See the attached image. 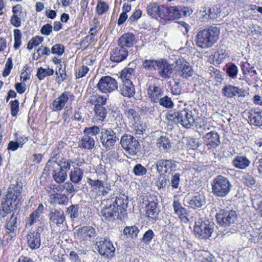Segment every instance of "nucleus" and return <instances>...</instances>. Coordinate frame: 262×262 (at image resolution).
I'll use <instances>...</instances> for the list:
<instances>
[{
	"instance_id": "obj_1",
	"label": "nucleus",
	"mask_w": 262,
	"mask_h": 262,
	"mask_svg": "<svg viewBox=\"0 0 262 262\" xmlns=\"http://www.w3.org/2000/svg\"><path fill=\"white\" fill-rule=\"evenodd\" d=\"M128 201L127 196L112 197L104 200L103 205L100 212L103 220L113 221L116 219L122 220L126 215Z\"/></svg>"
},
{
	"instance_id": "obj_2",
	"label": "nucleus",
	"mask_w": 262,
	"mask_h": 262,
	"mask_svg": "<svg viewBox=\"0 0 262 262\" xmlns=\"http://www.w3.org/2000/svg\"><path fill=\"white\" fill-rule=\"evenodd\" d=\"M22 190L21 183L16 182L10 185L5 198L1 203L0 220L4 219L14 210L17 209Z\"/></svg>"
},
{
	"instance_id": "obj_3",
	"label": "nucleus",
	"mask_w": 262,
	"mask_h": 262,
	"mask_svg": "<svg viewBox=\"0 0 262 262\" xmlns=\"http://www.w3.org/2000/svg\"><path fill=\"white\" fill-rule=\"evenodd\" d=\"M146 12L152 18L156 19L160 18L164 21L174 19L180 15L176 7L160 6L156 3H150L147 6Z\"/></svg>"
},
{
	"instance_id": "obj_4",
	"label": "nucleus",
	"mask_w": 262,
	"mask_h": 262,
	"mask_svg": "<svg viewBox=\"0 0 262 262\" xmlns=\"http://www.w3.org/2000/svg\"><path fill=\"white\" fill-rule=\"evenodd\" d=\"M220 34L219 27L211 26L207 28L199 31L195 38L196 46L202 49L212 47L218 40Z\"/></svg>"
},
{
	"instance_id": "obj_5",
	"label": "nucleus",
	"mask_w": 262,
	"mask_h": 262,
	"mask_svg": "<svg viewBox=\"0 0 262 262\" xmlns=\"http://www.w3.org/2000/svg\"><path fill=\"white\" fill-rule=\"evenodd\" d=\"M166 118L169 124L180 123L186 128H191L195 122L193 112L188 109L170 111L166 115Z\"/></svg>"
},
{
	"instance_id": "obj_6",
	"label": "nucleus",
	"mask_w": 262,
	"mask_h": 262,
	"mask_svg": "<svg viewBox=\"0 0 262 262\" xmlns=\"http://www.w3.org/2000/svg\"><path fill=\"white\" fill-rule=\"evenodd\" d=\"M211 187L212 192L215 196L224 198L229 193L232 185L228 178L219 175L213 180Z\"/></svg>"
},
{
	"instance_id": "obj_7",
	"label": "nucleus",
	"mask_w": 262,
	"mask_h": 262,
	"mask_svg": "<svg viewBox=\"0 0 262 262\" xmlns=\"http://www.w3.org/2000/svg\"><path fill=\"white\" fill-rule=\"evenodd\" d=\"M214 224L209 220L199 219L195 222L194 232L195 236L200 239H208L213 231Z\"/></svg>"
},
{
	"instance_id": "obj_8",
	"label": "nucleus",
	"mask_w": 262,
	"mask_h": 262,
	"mask_svg": "<svg viewBox=\"0 0 262 262\" xmlns=\"http://www.w3.org/2000/svg\"><path fill=\"white\" fill-rule=\"evenodd\" d=\"M95 249L104 258H111L115 256L116 249L110 239L101 238L100 241L96 242Z\"/></svg>"
},
{
	"instance_id": "obj_9",
	"label": "nucleus",
	"mask_w": 262,
	"mask_h": 262,
	"mask_svg": "<svg viewBox=\"0 0 262 262\" xmlns=\"http://www.w3.org/2000/svg\"><path fill=\"white\" fill-rule=\"evenodd\" d=\"M96 236L95 229L90 226L78 228L74 231V237L80 244H85L87 242L94 239Z\"/></svg>"
},
{
	"instance_id": "obj_10",
	"label": "nucleus",
	"mask_w": 262,
	"mask_h": 262,
	"mask_svg": "<svg viewBox=\"0 0 262 262\" xmlns=\"http://www.w3.org/2000/svg\"><path fill=\"white\" fill-rule=\"evenodd\" d=\"M96 88L101 93L108 94L117 90L118 85L115 78L110 76H104L99 79Z\"/></svg>"
},
{
	"instance_id": "obj_11",
	"label": "nucleus",
	"mask_w": 262,
	"mask_h": 262,
	"mask_svg": "<svg viewBox=\"0 0 262 262\" xmlns=\"http://www.w3.org/2000/svg\"><path fill=\"white\" fill-rule=\"evenodd\" d=\"M104 177H106L105 175ZM104 180H105V178H104ZM88 183L92 187L93 192L96 193V195L104 196L111 190V185L105 180L88 178Z\"/></svg>"
},
{
	"instance_id": "obj_12",
	"label": "nucleus",
	"mask_w": 262,
	"mask_h": 262,
	"mask_svg": "<svg viewBox=\"0 0 262 262\" xmlns=\"http://www.w3.org/2000/svg\"><path fill=\"white\" fill-rule=\"evenodd\" d=\"M120 144L126 152L131 155H136L139 150V142L132 135H123L121 138Z\"/></svg>"
},
{
	"instance_id": "obj_13",
	"label": "nucleus",
	"mask_w": 262,
	"mask_h": 262,
	"mask_svg": "<svg viewBox=\"0 0 262 262\" xmlns=\"http://www.w3.org/2000/svg\"><path fill=\"white\" fill-rule=\"evenodd\" d=\"M100 134V142L102 146L107 150L112 149L119 140L116 133L110 128H102Z\"/></svg>"
},
{
	"instance_id": "obj_14",
	"label": "nucleus",
	"mask_w": 262,
	"mask_h": 262,
	"mask_svg": "<svg viewBox=\"0 0 262 262\" xmlns=\"http://www.w3.org/2000/svg\"><path fill=\"white\" fill-rule=\"evenodd\" d=\"M216 220L223 226H229L234 224L237 220V214L235 211L231 210H221L216 214Z\"/></svg>"
},
{
	"instance_id": "obj_15",
	"label": "nucleus",
	"mask_w": 262,
	"mask_h": 262,
	"mask_svg": "<svg viewBox=\"0 0 262 262\" xmlns=\"http://www.w3.org/2000/svg\"><path fill=\"white\" fill-rule=\"evenodd\" d=\"M178 74L184 78H188L193 74V70L190 63L184 58L177 60L175 66Z\"/></svg>"
},
{
	"instance_id": "obj_16",
	"label": "nucleus",
	"mask_w": 262,
	"mask_h": 262,
	"mask_svg": "<svg viewBox=\"0 0 262 262\" xmlns=\"http://www.w3.org/2000/svg\"><path fill=\"white\" fill-rule=\"evenodd\" d=\"M177 167V162L172 160H159L157 162L155 168L158 173L161 175H164L166 173L175 171Z\"/></svg>"
},
{
	"instance_id": "obj_17",
	"label": "nucleus",
	"mask_w": 262,
	"mask_h": 262,
	"mask_svg": "<svg viewBox=\"0 0 262 262\" xmlns=\"http://www.w3.org/2000/svg\"><path fill=\"white\" fill-rule=\"evenodd\" d=\"M158 74L160 77L165 80L170 79L173 72V67L164 59L159 60L157 68Z\"/></svg>"
},
{
	"instance_id": "obj_18",
	"label": "nucleus",
	"mask_w": 262,
	"mask_h": 262,
	"mask_svg": "<svg viewBox=\"0 0 262 262\" xmlns=\"http://www.w3.org/2000/svg\"><path fill=\"white\" fill-rule=\"evenodd\" d=\"M128 55V51L126 48L117 45L111 52L110 59L113 62H120L124 60Z\"/></svg>"
},
{
	"instance_id": "obj_19",
	"label": "nucleus",
	"mask_w": 262,
	"mask_h": 262,
	"mask_svg": "<svg viewBox=\"0 0 262 262\" xmlns=\"http://www.w3.org/2000/svg\"><path fill=\"white\" fill-rule=\"evenodd\" d=\"M74 96L69 92H64L56 98L52 103V110L54 111H61L64 107L69 99L73 100Z\"/></svg>"
},
{
	"instance_id": "obj_20",
	"label": "nucleus",
	"mask_w": 262,
	"mask_h": 262,
	"mask_svg": "<svg viewBox=\"0 0 262 262\" xmlns=\"http://www.w3.org/2000/svg\"><path fill=\"white\" fill-rule=\"evenodd\" d=\"M203 139L205 144L209 148H216L221 143L220 136L214 131L206 134Z\"/></svg>"
},
{
	"instance_id": "obj_21",
	"label": "nucleus",
	"mask_w": 262,
	"mask_h": 262,
	"mask_svg": "<svg viewBox=\"0 0 262 262\" xmlns=\"http://www.w3.org/2000/svg\"><path fill=\"white\" fill-rule=\"evenodd\" d=\"M172 207L174 213L179 216L182 222L185 223L189 222V212L187 209L182 206L181 203L178 200H174L173 201Z\"/></svg>"
},
{
	"instance_id": "obj_22",
	"label": "nucleus",
	"mask_w": 262,
	"mask_h": 262,
	"mask_svg": "<svg viewBox=\"0 0 262 262\" xmlns=\"http://www.w3.org/2000/svg\"><path fill=\"white\" fill-rule=\"evenodd\" d=\"M119 92L125 97L130 98L134 97L135 94V88L133 82L132 81L122 82V84L119 87Z\"/></svg>"
},
{
	"instance_id": "obj_23",
	"label": "nucleus",
	"mask_w": 262,
	"mask_h": 262,
	"mask_svg": "<svg viewBox=\"0 0 262 262\" xmlns=\"http://www.w3.org/2000/svg\"><path fill=\"white\" fill-rule=\"evenodd\" d=\"M49 219L53 224L59 226L65 221V215L62 209H52L49 213Z\"/></svg>"
},
{
	"instance_id": "obj_24",
	"label": "nucleus",
	"mask_w": 262,
	"mask_h": 262,
	"mask_svg": "<svg viewBox=\"0 0 262 262\" xmlns=\"http://www.w3.org/2000/svg\"><path fill=\"white\" fill-rule=\"evenodd\" d=\"M5 228L7 233H9L11 237H14L16 234L17 229V214L13 213L8 220L6 221Z\"/></svg>"
},
{
	"instance_id": "obj_25",
	"label": "nucleus",
	"mask_w": 262,
	"mask_h": 262,
	"mask_svg": "<svg viewBox=\"0 0 262 262\" xmlns=\"http://www.w3.org/2000/svg\"><path fill=\"white\" fill-rule=\"evenodd\" d=\"M222 93L227 97L232 98L234 96H244V91L242 89L230 84L226 85L222 89Z\"/></svg>"
},
{
	"instance_id": "obj_26",
	"label": "nucleus",
	"mask_w": 262,
	"mask_h": 262,
	"mask_svg": "<svg viewBox=\"0 0 262 262\" xmlns=\"http://www.w3.org/2000/svg\"><path fill=\"white\" fill-rule=\"evenodd\" d=\"M160 212L158 207V203L156 201H149L146 206V215L152 220H157Z\"/></svg>"
},
{
	"instance_id": "obj_27",
	"label": "nucleus",
	"mask_w": 262,
	"mask_h": 262,
	"mask_svg": "<svg viewBox=\"0 0 262 262\" xmlns=\"http://www.w3.org/2000/svg\"><path fill=\"white\" fill-rule=\"evenodd\" d=\"M53 167L47 168L46 170L49 171L54 168L52 170V175L54 180L58 184H61L65 181L67 178V172L66 170H62V169H59L56 168L54 165H53Z\"/></svg>"
},
{
	"instance_id": "obj_28",
	"label": "nucleus",
	"mask_w": 262,
	"mask_h": 262,
	"mask_svg": "<svg viewBox=\"0 0 262 262\" xmlns=\"http://www.w3.org/2000/svg\"><path fill=\"white\" fill-rule=\"evenodd\" d=\"M147 94L151 101L154 103H158L163 96V92L161 88L155 84L149 85Z\"/></svg>"
},
{
	"instance_id": "obj_29",
	"label": "nucleus",
	"mask_w": 262,
	"mask_h": 262,
	"mask_svg": "<svg viewBox=\"0 0 262 262\" xmlns=\"http://www.w3.org/2000/svg\"><path fill=\"white\" fill-rule=\"evenodd\" d=\"M26 239L28 246L32 249L38 248L40 246V236L37 231H33L29 233Z\"/></svg>"
},
{
	"instance_id": "obj_30",
	"label": "nucleus",
	"mask_w": 262,
	"mask_h": 262,
	"mask_svg": "<svg viewBox=\"0 0 262 262\" xmlns=\"http://www.w3.org/2000/svg\"><path fill=\"white\" fill-rule=\"evenodd\" d=\"M51 204L66 206L68 204L69 199L64 194L60 193H52L49 196Z\"/></svg>"
},
{
	"instance_id": "obj_31",
	"label": "nucleus",
	"mask_w": 262,
	"mask_h": 262,
	"mask_svg": "<svg viewBox=\"0 0 262 262\" xmlns=\"http://www.w3.org/2000/svg\"><path fill=\"white\" fill-rule=\"evenodd\" d=\"M135 37L133 34L130 33H125L118 39V45L125 48H130L133 46Z\"/></svg>"
},
{
	"instance_id": "obj_32",
	"label": "nucleus",
	"mask_w": 262,
	"mask_h": 262,
	"mask_svg": "<svg viewBox=\"0 0 262 262\" xmlns=\"http://www.w3.org/2000/svg\"><path fill=\"white\" fill-rule=\"evenodd\" d=\"M134 63H130L127 67L124 68L121 72L120 78L122 82L132 81L131 79L134 77L136 66Z\"/></svg>"
},
{
	"instance_id": "obj_33",
	"label": "nucleus",
	"mask_w": 262,
	"mask_h": 262,
	"mask_svg": "<svg viewBox=\"0 0 262 262\" xmlns=\"http://www.w3.org/2000/svg\"><path fill=\"white\" fill-rule=\"evenodd\" d=\"M232 165L239 169H245L250 164V161L244 156H236L232 162Z\"/></svg>"
},
{
	"instance_id": "obj_34",
	"label": "nucleus",
	"mask_w": 262,
	"mask_h": 262,
	"mask_svg": "<svg viewBox=\"0 0 262 262\" xmlns=\"http://www.w3.org/2000/svg\"><path fill=\"white\" fill-rule=\"evenodd\" d=\"M126 120L129 125L134 124L140 120V116L137 111L132 108H126L124 112Z\"/></svg>"
},
{
	"instance_id": "obj_35",
	"label": "nucleus",
	"mask_w": 262,
	"mask_h": 262,
	"mask_svg": "<svg viewBox=\"0 0 262 262\" xmlns=\"http://www.w3.org/2000/svg\"><path fill=\"white\" fill-rule=\"evenodd\" d=\"M63 144L64 143L63 142H61L60 143H59L58 147L51 153L50 159L46 164L44 171H46L47 168L48 167L50 168V167H53L54 163L57 162L58 160L61 158L60 155V149L63 147Z\"/></svg>"
},
{
	"instance_id": "obj_36",
	"label": "nucleus",
	"mask_w": 262,
	"mask_h": 262,
	"mask_svg": "<svg viewBox=\"0 0 262 262\" xmlns=\"http://www.w3.org/2000/svg\"><path fill=\"white\" fill-rule=\"evenodd\" d=\"M78 146L81 148L92 149L95 146L94 139L91 136L85 135L78 142Z\"/></svg>"
},
{
	"instance_id": "obj_37",
	"label": "nucleus",
	"mask_w": 262,
	"mask_h": 262,
	"mask_svg": "<svg viewBox=\"0 0 262 262\" xmlns=\"http://www.w3.org/2000/svg\"><path fill=\"white\" fill-rule=\"evenodd\" d=\"M205 204V196L202 194H198L193 196L188 202L189 207L193 209L202 207Z\"/></svg>"
},
{
	"instance_id": "obj_38",
	"label": "nucleus",
	"mask_w": 262,
	"mask_h": 262,
	"mask_svg": "<svg viewBox=\"0 0 262 262\" xmlns=\"http://www.w3.org/2000/svg\"><path fill=\"white\" fill-rule=\"evenodd\" d=\"M106 97L93 93L89 99V102L95 105V107L104 105L106 103Z\"/></svg>"
},
{
	"instance_id": "obj_39",
	"label": "nucleus",
	"mask_w": 262,
	"mask_h": 262,
	"mask_svg": "<svg viewBox=\"0 0 262 262\" xmlns=\"http://www.w3.org/2000/svg\"><path fill=\"white\" fill-rule=\"evenodd\" d=\"M94 111L95 121L100 122L105 119L107 111L104 105L94 107Z\"/></svg>"
},
{
	"instance_id": "obj_40",
	"label": "nucleus",
	"mask_w": 262,
	"mask_h": 262,
	"mask_svg": "<svg viewBox=\"0 0 262 262\" xmlns=\"http://www.w3.org/2000/svg\"><path fill=\"white\" fill-rule=\"evenodd\" d=\"M83 176V170L78 167L74 168L69 174L70 180L74 184H78L82 180Z\"/></svg>"
},
{
	"instance_id": "obj_41",
	"label": "nucleus",
	"mask_w": 262,
	"mask_h": 262,
	"mask_svg": "<svg viewBox=\"0 0 262 262\" xmlns=\"http://www.w3.org/2000/svg\"><path fill=\"white\" fill-rule=\"evenodd\" d=\"M251 124L257 126H262V111H254L249 117Z\"/></svg>"
},
{
	"instance_id": "obj_42",
	"label": "nucleus",
	"mask_w": 262,
	"mask_h": 262,
	"mask_svg": "<svg viewBox=\"0 0 262 262\" xmlns=\"http://www.w3.org/2000/svg\"><path fill=\"white\" fill-rule=\"evenodd\" d=\"M156 144L160 151H167L171 147L169 139L165 136H161L158 138Z\"/></svg>"
},
{
	"instance_id": "obj_43",
	"label": "nucleus",
	"mask_w": 262,
	"mask_h": 262,
	"mask_svg": "<svg viewBox=\"0 0 262 262\" xmlns=\"http://www.w3.org/2000/svg\"><path fill=\"white\" fill-rule=\"evenodd\" d=\"M53 165H56L57 168L59 169H62V170H64L66 171L69 170L71 167V161L69 160L61 157L59 160L54 163Z\"/></svg>"
},
{
	"instance_id": "obj_44",
	"label": "nucleus",
	"mask_w": 262,
	"mask_h": 262,
	"mask_svg": "<svg viewBox=\"0 0 262 262\" xmlns=\"http://www.w3.org/2000/svg\"><path fill=\"white\" fill-rule=\"evenodd\" d=\"M134 124H130L129 125V127L132 129V132L135 135H141L145 130V126L141 123L140 120L136 122Z\"/></svg>"
},
{
	"instance_id": "obj_45",
	"label": "nucleus",
	"mask_w": 262,
	"mask_h": 262,
	"mask_svg": "<svg viewBox=\"0 0 262 262\" xmlns=\"http://www.w3.org/2000/svg\"><path fill=\"white\" fill-rule=\"evenodd\" d=\"M140 230L136 226H127L124 228L123 233L132 238L137 237Z\"/></svg>"
},
{
	"instance_id": "obj_46",
	"label": "nucleus",
	"mask_w": 262,
	"mask_h": 262,
	"mask_svg": "<svg viewBox=\"0 0 262 262\" xmlns=\"http://www.w3.org/2000/svg\"><path fill=\"white\" fill-rule=\"evenodd\" d=\"M253 207L257 210L262 208V193L252 195L251 196Z\"/></svg>"
},
{
	"instance_id": "obj_47",
	"label": "nucleus",
	"mask_w": 262,
	"mask_h": 262,
	"mask_svg": "<svg viewBox=\"0 0 262 262\" xmlns=\"http://www.w3.org/2000/svg\"><path fill=\"white\" fill-rule=\"evenodd\" d=\"M243 176L241 179L242 182L248 187H251L255 184L256 181L254 177L249 173L242 172Z\"/></svg>"
},
{
	"instance_id": "obj_48",
	"label": "nucleus",
	"mask_w": 262,
	"mask_h": 262,
	"mask_svg": "<svg viewBox=\"0 0 262 262\" xmlns=\"http://www.w3.org/2000/svg\"><path fill=\"white\" fill-rule=\"evenodd\" d=\"M220 13L221 8L214 5L208 9V13H206L205 15H208V18L214 19L220 16Z\"/></svg>"
},
{
	"instance_id": "obj_49",
	"label": "nucleus",
	"mask_w": 262,
	"mask_h": 262,
	"mask_svg": "<svg viewBox=\"0 0 262 262\" xmlns=\"http://www.w3.org/2000/svg\"><path fill=\"white\" fill-rule=\"evenodd\" d=\"M249 239L253 243H262V227L256 229L250 234Z\"/></svg>"
},
{
	"instance_id": "obj_50",
	"label": "nucleus",
	"mask_w": 262,
	"mask_h": 262,
	"mask_svg": "<svg viewBox=\"0 0 262 262\" xmlns=\"http://www.w3.org/2000/svg\"><path fill=\"white\" fill-rule=\"evenodd\" d=\"M53 73L54 70L52 69H46L40 67L37 70V77L39 80H42L45 77L52 75Z\"/></svg>"
},
{
	"instance_id": "obj_51",
	"label": "nucleus",
	"mask_w": 262,
	"mask_h": 262,
	"mask_svg": "<svg viewBox=\"0 0 262 262\" xmlns=\"http://www.w3.org/2000/svg\"><path fill=\"white\" fill-rule=\"evenodd\" d=\"M109 9V6L105 2L99 1L96 7V12L99 15L106 13Z\"/></svg>"
},
{
	"instance_id": "obj_52",
	"label": "nucleus",
	"mask_w": 262,
	"mask_h": 262,
	"mask_svg": "<svg viewBox=\"0 0 262 262\" xmlns=\"http://www.w3.org/2000/svg\"><path fill=\"white\" fill-rule=\"evenodd\" d=\"M159 62V60H145L143 61L142 66L144 69L147 70H157Z\"/></svg>"
},
{
	"instance_id": "obj_53",
	"label": "nucleus",
	"mask_w": 262,
	"mask_h": 262,
	"mask_svg": "<svg viewBox=\"0 0 262 262\" xmlns=\"http://www.w3.org/2000/svg\"><path fill=\"white\" fill-rule=\"evenodd\" d=\"M199 260L202 262H212L213 256L210 252L202 251L198 252Z\"/></svg>"
},
{
	"instance_id": "obj_54",
	"label": "nucleus",
	"mask_w": 262,
	"mask_h": 262,
	"mask_svg": "<svg viewBox=\"0 0 262 262\" xmlns=\"http://www.w3.org/2000/svg\"><path fill=\"white\" fill-rule=\"evenodd\" d=\"M79 208L78 205H71L67 208V213L72 219H76L79 215Z\"/></svg>"
},
{
	"instance_id": "obj_55",
	"label": "nucleus",
	"mask_w": 262,
	"mask_h": 262,
	"mask_svg": "<svg viewBox=\"0 0 262 262\" xmlns=\"http://www.w3.org/2000/svg\"><path fill=\"white\" fill-rule=\"evenodd\" d=\"M43 40V37L36 36L29 40L27 44V48L29 50L32 49L34 47L38 46Z\"/></svg>"
},
{
	"instance_id": "obj_56",
	"label": "nucleus",
	"mask_w": 262,
	"mask_h": 262,
	"mask_svg": "<svg viewBox=\"0 0 262 262\" xmlns=\"http://www.w3.org/2000/svg\"><path fill=\"white\" fill-rule=\"evenodd\" d=\"M208 71L209 72L211 76L215 79L216 81L221 82L223 79L221 72L217 69H215L213 67H209Z\"/></svg>"
},
{
	"instance_id": "obj_57",
	"label": "nucleus",
	"mask_w": 262,
	"mask_h": 262,
	"mask_svg": "<svg viewBox=\"0 0 262 262\" xmlns=\"http://www.w3.org/2000/svg\"><path fill=\"white\" fill-rule=\"evenodd\" d=\"M14 48L17 49L19 48L21 44V33L19 29H15L14 30Z\"/></svg>"
},
{
	"instance_id": "obj_58",
	"label": "nucleus",
	"mask_w": 262,
	"mask_h": 262,
	"mask_svg": "<svg viewBox=\"0 0 262 262\" xmlns=\"http://www.w3.org/2000/svg\"><path fill=\"white\" fill-rule=\"evenodd\" d=\"M158 103H159L161 106L166 108H172L173 106V103L172 102L171 98L167 96L162 97Z\"/></svg>"
},
{
	"instance_id": "obj_59",
	"label": "nucleus",
	"mask_w": 262,
	"mask_h": 262,
	"mask_svg": "<svg viewBox=\"0 0 262 262\" xmlns=\"http://www.w3.org/2000/svg\"><path fill=\"white\" fill-rule=\"evenodd\" d=\"M57 68L58 69L56 71V75H59L57 79V81L58 83H60L64 80L66 79L67 74L65 72V68L63 69L62 66L61 64H60L59 66L57 67Z\"/></svg>"
},
{
	"instance_id": "obj_60",
	"label": "nucleus",
	"mask_w": 262,
	"mask_h": 262,
	"mask_svg": "<svg viewBox=\"0 0 262 262\" xmlns=\"http://www.w3.org/2000/svg\"><path fill=\"white\" fill-rule=\"evenodd\" d=\"M133 172L137 176H143L146 174L147 169L141 164H137L134 167Z\"/></svg>"
},
{
	"instance_id": "obj_61",
	"label": "nucleus",
	"mask_w": 262,
	"mask_h": 262,
	"mask_svg": "<svg viewBox=\"0 0 262 262\" xmlns=\"http://www.w3.org/2000/svg\"><path fill=\"white\" fill-rule=\"evenodd\" d=\"M154 236L155 234L153 231L151 229H148L143 234L141 241L145 244H148Z\"/></svg>"
},
{
	"instance_id": "obj_62",
	"label": "nucleus",
	"mask_w": 262,
	"mask_h": 262,
	"mask_svg": "<svg viewBox=\"0 0 262 262\" xmlns=\"http://www.w3.org/2000/svg\"><path fill=\"white\" fill-rule=\"evenodd\" d=\"M64 52V47L63 45L57 43L54 45L51 48V52L54 54L61 56Z\"/></svg>"
},
{
	"instance_id": "obj_63",
	"label": "nucleus",
	"mask_w": 262,
	"mask_h": 262,
	"mask_svg": "<svg viewBox=\"0 0 262 262\" xmlns=\"http://www.w3.org/2000/svg\"><path fill=\"white\" fill-rule=\"evenodd\" d=\"M227 55L224 50H220L215 52L213 57L217 63H220L225 59Z\"/></svg>"
},
{
	"instance_id": "obj_64",
	"label": "nucleus",
	"mask_w": 262,
	"mask_h": 262,
	"mask_svg": "<svg viewBox=\"0 0 262 262\" xmlns=\"http://www.w3.org/2000/svg\"><path fill=\"white\" fill-rule=\"evenodd\" d=\"M226 72L230 77L234 78L237 75L238 69L236 65L231 63L227 66Z\"/></svg>"
}]
</instances>
